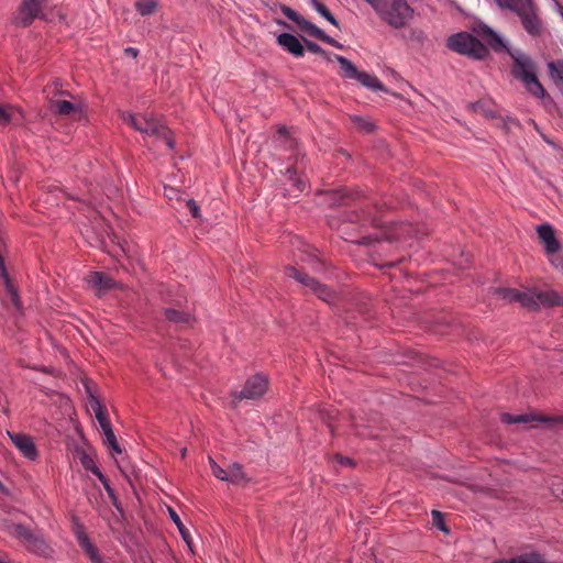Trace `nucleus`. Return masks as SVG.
Returning a JSON list of instances; mask_svg holds the SVG:
<instances>
[{
  "mask_svg": "<svg viewBox=\"0 0 563 563\" xmlns=\"http://www.w3.org/2000/svg\"><path fill=\"white\" fill-rule=\"evenodd\" d=\"M495 294L508 302H518L521 307L538 311L541 307L551 308L563 306V297L555 290H541L529 288L519 290L516 288H496Z\"/></svg>",
  "mask_w": 563,
  "mask_h": 563,
  "instance_id": "f257e3e1",
  "label": "nucleus"
},
{
  "mask_svg": "<svg viewBox=\"0 0 563 563\" xmlns=\"http://www.w3.org/2000/svg\"><path fill=\"white\" fill-rule=\"evenodd\" d=\"M512 59L511 75L519 80L533 96L542 98L545 90L537 76L536 63L527 54L520 51L506 48Z\"/></svg>",
  "mask_w": 563,
  "mask_h": 563,
  "instance_id": "f03ea898",
  "label": "nucleus"
},
{
  "mask_svg": "<svg viewBox=\"0 0 563 563\" xmlns=\"http://www.w3.org/2000/svg\"><path fill=\"white\" fill-rule=\"evenodd\" d=\"M378 18L394 29L405 27L413 16L407 0H365Z\"/></svg>",
  "mask_w": 563,
  "mask_h": 563,
  "instance_id": "7ed1b4c3",
  "label": "nucleus"
},
{
  "mask_svg": "<svg viewBox=\"0 0 563 563\" xmlns=\"http://www.w3.org/2000/svg\"><path fill=\"white\" fill-rule=\"evenodd\" d=\"M120 115L125 122L131 124L141 133L157 136L169 150L174 147L175 142L172 137L170 130L161 123L153 113H130L129 111H121Z\"/></svg>",
  "mask_w": 563,
  "mask_h": 563,
  "instance_id": "20e7f679",
  "label": "nucleus"
},
{
  "mask_svg": "<svg viewBox=\"0 0 563 563\" xmlns=\"http://www.w3.org/2000/svg\"><path fill=\"white\" fill-rule=\"evenodd\" d=\"M498 7L509 9L520 18L523 29L532 36L542 32V22L532 0H495Z\"/></svg>",
  "mask_w": 563,
  "mask_h": 563,
  "instance_id": "39448f33",
  "label": "nucleus"
},
{
  "mask_svg": "<svg viewBox=\"0 0 563 563\" xmlns=\"http://www.w3.org/2000/svg\"><path fill=\"white\" fill-rule=\"evenodd\" d=\"M448 47L461 55L482 60L488 55L487 47L472 34L461 32L448 38Z\"/></svg>",
  "mask_w": 563,
  "mask_h": 563,
  "instance_id": "423d86ee",
  "label": "nucleus"
},
{
  "mask_svg": "<svg viewBox=\"0 0 563 563\" xmlns=\"http://www.w3.org/2000/svg\"><path fill=\"white\" fill-rule=\"evenodd\" d=\"M13 534L21 539L25 548L43 558H51L54 553L51 544L38 533H34L22 525H15L13 527Z\"/></svg>",
  "mask_w": 563,
  "mask_h": 563,
  "instance_id": "0eeeda50",
  "label": "nucleus"
},
{
  "mask_svg": "<svg viewBox=\"0 0 563 563\" xmlns=\"http://www.w3.org/2000/svg\"><path fill=\"white\" fill-rule=\"evenodd\" d=\"M334 59L339 63L343 77L357 80L364 87L374 91L384 90L383 84L375 75L358 70L354 64L341 55L335 54Z\"/></svg>",
  "mask_w": 563,
  "mask_h": 563,
  "instance_id": "6e6552de",
  "label": "nucleus"
},
{
  "mask_svg": "<svg viewBox=\"0 0 563 563\" xmlns=\"http://www.w3.org/2000/svg\"><path fill=\"white\" fill-rule=\"evenodd\" d=\"M286 275L308 287L323 301L331 302L334 299V292L328 286L320 284L318 280L308 276L306 273L299 271L298 268L288 266L286 268Z\"/></svg>",
  "mask_w": 563,
  "mask_h": 563,
  "instance_id": "1a4fd4ad",
  "label": "nucleus"
},
{
  "mask_svg": "<svg viewBox=\"0 0 563 563\" xmlns=\"http://www.w3.org/2000/svg\"><path fill=\"white\" fill-rule=\"evenodd\" d=\"M268 388V379L262 374H256L250 377L239 394L235 395L238 399L255 400L261 398Z\"/></svg>",
  "mask_w": 563,
  "mask_h": 563,
  "instance_id": "9d476101",
  "label": "nucleus"
},
{
  "mask_svg": "<svg viewBox=\"0 0 563 563\" xmlns=\"http://www.w3.org/2000/svg\"><path fill=\"white\" fill-rule=\"evenodd\" d=\"M46 0H22L14 23L19 26L30 25L34 19L41 16V11Z\"/></svg>",
  "mask_w": 563,
  "mask_h": 563,
  "instance_id": "9b49d317",
  "label": "nucleus"
},
{
  "mask_svg": "<svg viewBox=\"0 0 563 563\" xmlns=\"http://www.w3.org/2000/svg\"><path fill=\"white\" fill-rule=\"evenodd\" d=\"M8 435L10 437L14 446L21 452V454L24 457L31 461H34L37 457V449L35 446L33 439L30 435L25 433L11 431H8Z\"/></svg>",
  "mask_w": 563,
  "mask_h": 563,
  "instance_id": "f8f14e48",
  "label": "nucleus"
},
{
  "mask_svg": "<svg viewBox=\"0 0 563 563\" xmlns=\"http://www.w3.org/2000/svg\"><path fill=\"white\" fill-rule=\"evenodd\" d=\"M538 236L544 245L545 253L555 252L560 249L561 243L555 236V232L550 224H541L537 229Z\"/></svg>",
  "mask_w": 563,
  "mask_h": 563,
  "instance_id": "ddd939ff",
  "label": "nucleus"
},
{
  "mask_svg": "<svg viewBox=\"0 0 563 563\" xmlns=\"http://www.w3.org/2000/svg\"><path fill=\"white\" fill-rule=\"evenodd\" d=\"M277 42L295 57H302L305 54L303 45L295 35L290 33H282L278 35Z\"/></svg>",
  "mask_w": 563,
  "mask_h": 563,
  "instance_id": "4468645a",
  "label": "nucleus"
},
{
  "mask_svg": "<svg viewBox=\"0 0 563 563\" xmlns=\"http://www.w3.org/2000/svg\"><path fill=\"white\" fill-rule=\"evenodd\" d=\"M274 143L276 147L292 152L297 147L296 139L290 134L289 130L285 125L278 126L276 134L274 135Z\"/></svg>",
  "mask_w": 563,
  "mask_h": 563,
  "instance_id": "2eb2a0df",
  "label": "nucleus"
},
{
  "mask_svg": "<svg viewBox=\"0 0 563 563\" xmlns=\"http://www.w3.org/2000/svg\"><path fill=\"white\" fill-rule=\"evenodd\" d=\"M87 280L98 290V295H101L115 286V282L109 275L100 272L91 273Z\"/></svg>",
  "mask_w": 563,
  "mask_h": 563,
  "instance_id": "dca6fc26",
  "label": "nucleus"
},
{
  "mask_svg": "<svg viewBox=\"0 0 563 563\" xmlns=\"http://www.w3.org/2000/svg\"><path fill=\"white\" fill-rule=\"evenodd\" d=\"M282 12L285 14V16H287L289 20L295 22L298 25V27L302 32L307 33L309 36L311 35L314 27L317 26L287 5L282 7Z\"/></svg>",
  "mask_w": 563,
  "mask_h": 563,
  "instance_id": "f3484780",
  "label": "nucleus"
},
{
  "mask_svg": "<svg viewBox=\"0 0 563 563\" xmlns=\"http://www.w3.org/2000/svg\"><path fill=\"white\" fill-rule=\"evenodd\" d=\"M548 71L551 80L563 95V60H551L548 63Z\"/></svg>",
  "mask_w": 563,
  "mask_h": 563,
  "instance_id": "a211bd4d",
  "label": "nucleus"
},
{
  "mask_svg": "<svg viewBox=\"0 0 563 563\" xmlns=\"http://www.w3.org/2000/svg\"><path fill=\"white\" fill-rule=\"evenodd\" d=\"M165 318L179 325L180 328L188 327L191 323V316L185 311H180L174 308H166L164 310Z\"/></svg>",
  "mask_w": 563,
  "mask_h": 563,
  "instance_id": "6ab92c4d",
  "label": "nucleus"
},
{
  "mask_svg": "<svg viewBox=\"0 0 563 563\" xmlns=\"http://www.w3.org/2000/svg\"><path fill=\"white\" fill-rule=\"evenodd\" d=\"M549 419L544 416H533V415H511V413H503L501 421L505 423H528L531 421H542L545 422Z\"/></svg>",
  "mask_w": 563,
  "mask_h": 563,
  "instance_id": "aec40b11",
  "label": "nucleus"
},
{
  "mask_svg": "<svg viewBox=\"0 0 563 563\" xmlns=\"http://www.w3.org/2000/svg\"><path fill=\"white\" fill-rule=\"evenodd\" d=\"M481 36L496 52H500L504 48H506L503 40L492 29L487 26H484L482 29Z\"/></svg>",
  "mask_w": 563,
  "mask_h": 563,
  "instance_id": "412c9836",
  "label": "nucleus"
},
{
  "mask_svg": "<svg viewBox=\"0 0 563 563\" xmlns=\"http://www.w3.org/2000/svg\"><path fill=\"white\" fill-rule=\"evenodd\" d=\"M78 541L85 553L89 556L91 563H106L102 558L99 555L97 549L89 541L87 536L80 534L78 537Z\"/></svg>",
  "mask_w": 563,
  "mask_h": 563,
  "instance_id": "4be33fe9",
  "label": "nucleus"
},
{
  "mask_svg": "<svg viewBox=\"0 0 563 563\" xmlns=\"http://www.w3.org/2000/svg\"><path fill=\"white\" fill-rule=\"evenodd\" d=\"M286 178L290 184L291 188L289 190L296 192H302L306 188V181L298 176L297 167H289L286 170Z\"/></svg>",
  "mask_w": 563,
  "mask_h": 563,
  "instance_id": "5701e85b",
  "label": "nucleus"
},
{
  "mask_svg": "<svg viewBox=\"0 0 563 563\" xmlns=\"http://www.w3.org/2000/svg\"><path fill=\"white\" fill-rule=\"evenodd\" d=\"M247 481L249 478L246 477L241 464L233 463L229 466L227 482L238 485Z\"/></svg>",
  "mask_w": 563,
  "mask_h": 563,
  "instance_id": "b1692460",
  "label": "nucleus"
},
{
  "mask_svg": "<svg viewBox=\"0 0 563 563\" xmlns=\"http://www.w3.org/2000/svg\"><path fill=\"white\" fill-rule=\"evenodd\" d=\"M495 563H547V561L538 553H525L509 560H498Z\"/></svg>",
  "mask_w": 563,
  "mask_h": 563,
  "instance_id": "393cba45",
  "label": "nucleus"
},
{
  "mask_svg": "<svg viewBox=\"0 0 563 563\" xmlns=\"http://www.w3.org/2000/svg\"><path fill=\"white\" fill-rule=\"evenodd\" d=\"M157 7V3L155 0H139L135 3L136 11L145 16L152 14Z\"/></svg>",
  "mask_w": 563,
  "mask_h": 563,
  "instance_id": "a878e982",
  "label": "nucleus"
},
{
  "mask_svg": "<svg viewBox=\"0 0 563 563\" xmlns=\"http://www.w3.org/2000/svg\"><path fill=\"white\" fill-rule=\"evenodd\" d=\"M352 121L354 125L362 132L371 133L375 129V123L371 121L369 119L362 118V117H354L352 118Z\"/></svg>",
  "mask_w": 563,
  "mask_h": 563,
  "instance_id": "bb28decb",
  "label": "nucleus"
},
{
  "mask_svg": "<svg viewBox=\"0 0 563 563\" xmlns=\"http://www.w3.org/2000/svg\"><path fill=\"white\" fill-rule=\"evenodd\" d=\"M312 37H316L322 42H325L327 44L334 46L336 48H342V44H340L338 41H335L333 37L327 35L320 27L316 26L313 32L311 33Z\"/></svg>",
  "mask_w": 563,
  "mask_h": 563,
  "instance_id": "cd10ccee",
  "label": "nucleus"
},
{
  "mask_svg": "<svg viewBox=\"0 0 563 563\" xmlns=\"http://www.w3.org/2000/svg\"><path fill=\"white\" fill-rule=\"evenodd\" d=\"M80 463H81V465H82V467L85 470L90 471L95 475H97L98 472H101L96 466V463H95L93 459L89 454H87L85 452H82L81 455H80Z\"/></svg>",
  "mask_w": 563,
  "mask_h": 563,
  "instance_id": "c85d7f7f",
  "label": "nucleus"
},
{
  "mask_svg": "<svg viewBox=\"0 0 563 563\" xmlns=\"http://www.w3.org/2000/svg\"><path fill=\"white\" fill-rule=\"evenodd\" d=\"M547 255L555 268L563 271V250L561 246L558 249V251L549 252Z\"/></svg>",
  "mask_w": 563,
  "mask_h": 563,
  "instance_id": "c756f323",
  "label": "nucleus"
},
{
  "mask_svg": "<svg viewBox=\"0 0 563 563\" xmlns=\"http://www.w3.org/2000/svg\"><path fill=\"white\" fill-rule=\"evenodd\" d=\"M103 434H104V442L112 448V450L117 453H121V449L117 442V438H115V434L112 430V428H108L106 430H103Z\"/></svg>",
  "mask_w": 563,
  "mask_h": 563,
  "instance_id": "7c9ffc66",
  "label": "nucleus"
},
{
  "mask_svg": "<svg viewBox=\"0 0 563 563\" xmlns=\"http://www.w3.org/2000/svg\"><path fill=\"white\" fill-rule=\"evenodd\" d=\"M169 512H170V517L173 519V521L176 523V526L178 527L179 529V532L183 537V539L188 543V545L190 544L189 543V531L185 528V526L183 525L179 516L173 510V509H169Z\"/></svg>",
  "mask_w": 563,
  "mask_h": 563,
  "instance_id": "2f4dec72",
  "label": "nucleus"
},
{
  "mask_svg": "<svg viewBox=\"0 0 563 563\" xmlns=\"http://www.w3.org/2000/svg\"><path fill=\"white\" fill-rule=\"evenodd\" d=\"M210 464L212 474L221 481H227L228 470H224L221 466H219L212 459H210Z\"/></svg>",
  "mask_w": 563,
  "mask_h": 563,
  "instance_id": "473e14b6",
  "label": "nucleus"
},
{
  "mask_svg": "<svg viewBox=\"0 0 563 563\" xmlns=\"http://www.w3.org/2000/svg\"><path fill=\"white\" fill-rule=\"evenodd\" d=\"M432 522L435 527H438L440 530L448 532V528L444 523L443 516L438 510H432Z\"/></svg>",
  "mask_w": 563,
  "mask_h": 563,
  "instance_id": "72a5a7b5",
  "label": "nucleus"
},
{
  "mask_svg": "<svg viewBox=\"0 0 563 563\" xmlns=\"http://www.w3.org/2000/svg\"><path fill=\"white\" fill-rule=\"evenodd\" d=\"M303 42L306 44V47L309 52L313 53V54H319V55H324V56H328L329 54L320 46L318 45L317 43L314 42H311V41H308V40H305L303 38Z\"/></svg>",
  "mask_w": 563,
  "mask_h": 563,
  "instance_id": "f704fd0d",
  "label": "nucleus"
},
{
  "mask_svg": "<svg viewBox=\"0 0 563 563\" xmlns=\"http://www.w3.org/2000/svg\"><path fill=\"white\" fill-rule=\"evenodd\" d=\"M90 408L95 412V416L106 411L104 406L95 397L90 400Z\"/></svg>",
  "mask_w": 563,
  "mask_h": 563,
  "instance_id": "c9c22d12",
  "label": "nucleus"
},
{
  "mask_svg": "<svg viewBox=\"0 0 563 563\" xmlns=\"http://www.w3.org/2000/svg\"><path fill=\"white\" fill-rule=\"evenodd\" d=\"M96 419L98 420L102 431L111 427L110 420L107 416V411L97 415Z\"/></svg>",
  "mask_w": 563,
  "mask_h": 563,
  "instance_id": "e433bc0d",
  "label": "nucleus"
},
{
  "mask_svg": "<svg viewBox=\"0 0 563 563\" xmlns=\"http://www.w3.org/2000/svg\"><path fill=\"white\" fill-rule=\"evenodd\" d=\"M187 207L194 218L200 217V208L195 200H192V199L188 200Z\"/></svg>",
  "mask_w": 563,
  "mask_h": 563,
  "instance_id": "4c0bfd02",
  "label": "nucleus"
},
{
  "mask_svg": "<svg viewBox=\"0 0 563 563\" xmlns=\"http://www.w3.org/2000/svg\"><path fill=\"white\" fill-rule=\"evenodd\" d=\"M310 3L314 8V10L322 16L327 13V11H329V9L319 0H310Z\"/></svg>",
  "mask_w": 563,
  "mask_h": 563,
  "instance_id": "58836bf2",
  "label": "nucleus"
},
{
  "mask_svg": "<svg viewBox=\"0 0 563 563\" xmlns=\"http://www.w3.org/2000/svg\"><path fill=\"white\" fill-rule=\"evenodd\" d=\"M8 108H0V125H5L11 120V114L7 111Z\"/></svg>",
  "mask_w": 563,
  "mask_h": 563,
  "instance_id": "ea45409f",
  "label": "nucleus"
},
{
  "mask_svg": "<svg viewBox=\"0 0 563 563\" xmlns=\"http://www.w3.org/2000/svg\"><path fill=\"white\" fill-rule=\"evenodd\" d=\"M49 106H62V107H65V106H75L71 101L69 100H66V99H55V100H52Z\"/></svg>",
  "mask_w": 563,
  "mask_h": 563,
  "instance_id": "a19ab883",
  "label": "nucleus"
},
{
  "mask_svg": "<svg viewBox=\"0 0 563 563\" xmlns=\"http://www.w3.org/2000/svg\"><path fill=\"white\" fill-rule=\"evenodd\" d=\"M500 121H503V123H504V128H505L507 131H509V130L511 129V126H512V125H518V122H517L516 120H514V119H510V118H508V119H504V118H501V119H500Z\"/></svg>",
  "mask_w": 563,
  "mask_h": 563,
  "instance_id": "79ce46f5",
  "label": "nucleus"
},
{
  "mask_svg": "<svg viewBox=\"0 0 563 563\" xmlns=\"http://www.w3.org/2000/svg\"><path fill=\"white\" fill-rule=\"evenodd\" d=\"M323 18L329 21L332 25L339 27V21L334 18V15L329 11L323 15Z\"/></svg>",
  "mask_w": 563,
  "mask_h": 563,
  "instance_id": "37998d69",
  "label": "nucleus"
},
{
  "mask_svg": "<svg viewBox=\"0 0 563 563\" xmlns=\"http://www.w3.org/2000/svg\"><path fill=\"white\" fill-rule=\"evenodd\" d=\"M335 460L342 465H352V460L340 454L335 455Z\"/></svg>",
  "mask_w": 563,
  "mask_h": 563,
  "instance_id": "c03bdc74",
  "label": "nucleus"
},
{
  "mask_svg": "<svg viewBox=\"0 0 563 563\" xmlns=\"http://www.w3.org/2000/svg\"><path fill=\"white\" fill-rule=\"evenodd\" d=\"M124 54L132 58H136L139 55V51L134 47H126V48H124Z\"/></svg>",
  "mask_w": 563,
  "mask_h": 563,
  "instance_id": "a18cd8bd",
  "label": "nucleus"
},
{
  "mask_svg": "<svg viewBox=\"0 0 563 563\" xmlns=\"http://www.w3.org/2000/svg\"><path fill=\"white\" fill-rule=\"evenodd\" d=\"M58 109V114L59 115H68L70 114L73 111H75L77 108H68V107H65V108H57Z\"/></svg>",
  "mask_w": 563,
  "mask_h": 563,
  "instance_id": "49530a36",
  "label": "nucleus"
},
{
  "mask_svg": "<svg viewBox=\"0 0 563 563\" xmlns=\"http://www.w3.org/2000/svg\"><path fill=\"white\" fill-rule=\"evenodd\" d=\"M99 481L102 483L103 487L107 488L108 486H110V483L108 481V478L101 473V472H98V474L96 475Z\"/></svg>",
  "mask_w": 563,
  "mask_h": 563,
  "instance_id": "de8ad7c7",
  "label": "nucleus"
},
{
  "mask_svg": "<svg viewBox=\"0 0 563 563\" xmlns=\"http://www.w3.org/2000/svg\"><path fill=\"white\" fill-rule=\"evenodd\" d=\"M106 492L109 494V496L115 501V495H114V490L112 489L111 486H108L107 488H104Z\"/></svg>",
  "mask_w": 563,
  "mask_h": 563,
  "instance_id": "09e8293b",
  "label": "nucleus"
},
{
  "mask_svg": "<svg viewBox=\"0 0 563 563\" xmlns=\"http://www.w3.org/2000/svg\"><path fill=\"white\" fill-rule=\"evenodd\" d=\"M485 115L490 117V118H496V113L492 108H489L485 111Z\"/></svg>",
  "mask_w": 563,
  "mask_h": 563,
  "instance_id": "8fccbe9b",
  "label": "nucleus"
},
{
  "mask_svg": "<svg viewBox=\"0 0 563 563\" xmlns=\"http://www.w3.org/2000/svg\"><path fill=\"white\" fill-rule=\"evenodd\" d=\"M328 427H329L330 431L333 433L334 432V427L332 426L331 422H328Z\"/></svg>",
  "mask_w": 563,
  "mask_h": 563,
  "instance_id": "3c124183",
  "label": "nucleus"
},
{
  "mask_svg": "<svg viewBox=\"0 0 563 563\" xmlns=\"http://www.w3.org/2000/svg\"><path fill=\"white\" fill-rule=\"evenodd\" d=\"M0 563H9L0 555Z\"/></svg>",
  "mask_w": 563,
  "mask_h": 563,
  "instance_id": "603ef678",
  "label": "nucleus"
},
{
  "mask_svg": "<svg viewBox=\"0 0 563 563\" xmlns=\"http://www.w3.org/2000/svg\"><path fill=\"white\" fill-rule=\"evenodd\" d=\"M238 393L234 394V396L236 395ZM239 400L238 398L234 397V400L233 401H236ZM234 406H238V402H234Z\"/></svg>",
  "mask_w": 563,
  "mask_h": 563,
  "instance_id": "864d4df0",
  "label": "nucleus"
},
{
  "mask_svg": "<svg viewBox=\"0 0 563 563\" xmlns=\"http://www.w3.org/2000/svg\"><path fill=\"white\" fill-rule=\"evenodd\" d=\"M299 163L298 154H296V164Z\"/></svg>",
  "mask_w": 563,
  "mask_h": 563,
  "instance_id": "5fc2aeb1",
  "label": "nucleus"
},
{
  "mask_svg": "<svg viewBox=\"0 0 563 563\" xmlns=\"http://www.w3.org/2000/svg\"><path fill=\"white\" fill-rule=\"evenodd\" d=\"M0 106H8L7 103H0Z\"/></svg>",
  "mask_w": 563,
  "mask_h": 563,
  "instance_id": "6e6d98bb",
  "label": "nucleus"
},
{
  "mask_svg": "<svg viewBox=\"0 0 563 563\" xmlns=\"http://www.w3.org/2000/svg\"><path fill=\"white\" fill-rule=\"evenodd\" d=\"M562 495H563V489H562Z\"/></svg>",
  "mask_w": 563,
  "mask_h": 563,
  "instance_id": "4d7b16f0",
  "label": "nucleus"
}]
</instances>
